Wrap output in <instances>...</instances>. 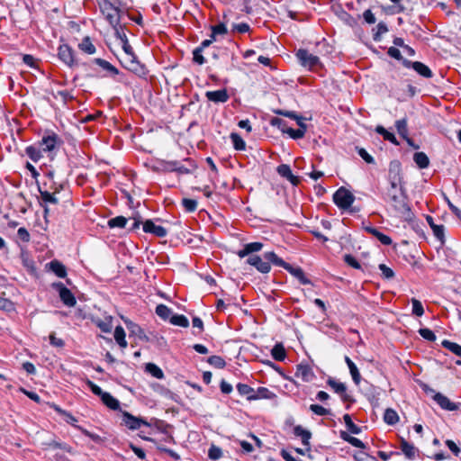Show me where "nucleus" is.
Segmentation results:
<instances>
[{
	"label": "nucleus",
	"mask_w": 461,
	"mask_h": 461,
	"mask_svg": "<svg viewBox=\"0 0 461 461\" xmlns=\"http://www.w3.org/2000/svg\"><path fill=\"white\" fill-rule=\"evenodd\" d=\"M271 355L276 361H284L286 357L285 349L282 343L276 344L271 349Z\"/></svg>",
	"instance_id": "25"
},
{
	"label": "nucleus",
	"mask_w": 461,
	"mask_h": 461,
	"mask_svg": "<svg viewBox=\"0 0 461 461\" xmlns=\"http://www.w3.org/2000/svg\"><path fill=\"white\" fill-rule=\"evenodd\" d=\"M25 152L34 162H37L41 158V150L33 146H28Z\"/></svg>",
	"instance_id": "47"
},
{
	"label": "nucleus",
	"mask_w": 461,
	"mask_h": 461,
	"mask_svg": "<svg viewBox=\"0 0 461 461\" xmlns=\"http://www.w3.org/2000/svg\"><path fill=\"white\" fill-rule=\"evenodd\" d=\"M182 204L185 211L189 212H194L197 208V201L194 199L184 198L182 200Z\"/></svg>",
	"instance_id": "49"
},
{
	"label": "nucleus",
	"mask_w": 461,
	"mask_h": 461,
	"mask_svg": "<svg viewBox=\"0 0 461 461\" xmlns=\"http://www.w3.org/2000/svg\"><path fill=\"white\" fill-rule=\"evenodd\" d=\"M263 248V244L261 242H251L248 243L244 246V248L237 252V255L243 258L245 257H249L250 255H255L254 252L260 251Z\"/></svg>",
	"instance_id": "17"
},
{
	"label": "nucleus",
	"mask_w": 461,
	"mask_h": 461,
	"mask_svg": "<svg viewBox=\"0 0 461 461\" xmlns=\"http://www.w3.org/2000/svg\"><path fill=\"white\" fill-rule=\"evenodd\" d=\"M273 125H277L278 128L285 133H287L292 139L298 140L302 139L305 135V131L303 128L294 130L291 127H288L286 122L281 119L275 118L272 120Z\"/></svg>",
	"instance_id": "7"
},
{
	"label": "nucleus",
	"mask_w": 461,
	"mask_h": 461,
	"mask_svg": "<svg viewBox=\"0 0 461 461\" xmlns=\"http://www.w3.org/2000/svg\"><path fill=\"white\" fill-rule=\"evenodd\" d=\"M294 433L295 436L300 437L302 438V442H303V446L306 447V450H309L308 446H309V440L312 437V433L309 430L303 429L300 425H297L294 427Z\"/></svg>",
	"instance_id": "21"
},
{
	"label": "nucleus",
	"mask_w": 461,
	"mask_h": 461,
	"mask_svg": "<svg viewBox=\"0 0 461 461\" xmlns=\"http://www.w3.org/2000/svg\"><path fill=\"white\" fill-rule=\"evenodd\" d=\"M221 449L214 445H212L208 451V456L212 460L220 459L221 457Z\"/></svg>",
	"instance_id": "56"
},
{
	"label": "nucleus",
	"mask_w": 461,
	"mask_h": 461,
	"mask_svg": "<svg viewBox=\"0 0 461 461\" xmlns=\"http://www.w3.org/2000/svg\"><path fill=\"white\" fill-rule=\"evenodd\" d=\"M127 328L131 334L138 337L140 339L145 341L149 340V338L146 336L143 330L138 324L130 321L129 323H127Z\"/></svg>",
	"instance_id": "26"
},
{
	"label": "nucleus",
	"mask_w": 461,
	"mask_h": 461,
	"mask_svg": "<svg viewBox=\"0 0 461 461\" xmlns=\"http://www.w3.org/2000/svg\"><path fill=\"white\" fill-rule=\"evenodd\" d=\"M247 263L256 267L258 271L262 274H267L271 270V266L266 262L264 255L259 257L258 255H250L247 258Z\"/></svg>",
	"instance_id": "8"
},
{
	"label": "nucleus",
	"mask_w": 461,
	"mask_h": 461,
	"mask_svg": "<svg viewBox=\"0 0 461 461\" xmlns=\"http://www.w3.org/2000/svg\"><path fill=\"white\" fill-rule=\"evenodd\" d=\"M114 339L122 348L127 347V341L125 339V331L122 326H117L114 330Z\"/></svg>",
	"instance_id": "33"
},
{
	"label": "nucleus",
	"mask_w": 461,
	"mask_h": 461,
	"mask_svg": "<svg viewBox=\"0 0 461 461\" xmlns=\"http://www.w3.org/2000/svg\"><path fill=\"white\" fill-rule=\"evenodd\" d=\"M295 376L303 382H311L314 378V374L310 366L301 364L297 366Z\"/></svg>",
	"instance_id": "16"
},
{
	"label": "nucleus",
	"mask_w": 461,
	"mask_h": 461,
	"mask_svg": "<svg viewBox=\"0 0 461 461\" xmlns=\"http://www.w3.org/2000/svg\"><path fill=\"white\" fill-rule=\"evenodd\" d=\"M237 390L240 395L247 396V399L252 401L253 398H250L254 393V389L248 384H238Z\"/></svg>",
	"instance_id": "39"
},
{
	"label": "nucleus",
	"mask_w": 461,
	"mask_h": 461,
	"mask_svg": "<svg viewBox=\"0 0 461 461\" xmlns=\"http://www.w3.org/2000/svg\"><path fill=\"white\" fill-rule=\"evenodd\" d=\"M206 98L213 103H225L229 100V94L226 89H219L216 91H207Z\"/></svg>",
	"instance_id": "14"
},
{
	"label": "nucleus",
	"mask_w": 461,
	"mask_h": 461,
	"mask_svg": "<svg viewBox=\"0 0 461 461\" xmlns=\"http://www.w3.org/2000/svg\"><path fill=\"white\" fill-rule=\"evenodd\" d=\"M52 286L59 292L60 300L65 305L68 307H73L76 305L77 301L74 294L62 283H54Z\"/></svg>",
	"instance_id": "6"
},
{
	"label": "nucleus",
	"mask_w": 461,
	"mask_h": 461,
	"mask_svg": "<svg viewBox=\"0 0 461 461\" xmlns=\"http://www.w3.org/2000/svg\"><path fill=\"white\" fill-rule=\"evenodd\" d=\"M419 333L423 339H425L429 341L436 340V335L434 334V332L431 330H429L428 328L420 329Z\"/></svg>",
	"instance_id": "55"
},
{
	"label": "nucleus",
	"mask_w": 461,
	"mask_h": 461,
	"mask_svg": "<svg viewBox=\"0 0 461 461\" xmlns=\"http://www.w3.org/2000/svg\"><path fill=\"white\" fill-rule=\"evenodd\" d=\"M395 127L398 134L402 138H406V136L408 135L407 120L403 118L396 121Z\"/></svg>",
	"instance_id": "40"
},
{
	"label": "nucleus",
	"mask_w": 461,
	"mask_h": 461,
	"mask_svg": "<svg viewBox=\"0 0 461 461\" xmlns=\"http://www.w3.org/2000/svg\"><path fill=\"white\" fill-rule=\"evenodd\" d=\"M379 269L381 270L384 277L386 279H391L394 276V272L384 264H380Z\"/></svg>",
	"instance_id": "62"
},
{
	"label": "nucleus",
	"mask_w": 461,
	"mask_h": 461,
	"mask_svg": "<svg viewBox=\"0 0 461 461\" xmlns=\"http://www.w3.org/2000/svg\"><path fill=\"white\" fill-rule=\"evenodd\" d=\"M401 450L408 459H414L416 457L417 448L405 439L401 440Z\"/></svg>",
	"instance_id": "22"
},
{
	"label": "nucleus",
	"mask_w": 461,
	"mask_h": 461,
	"mask_svg": "<svg viewBox=\"0 0 461 461\" xmlns=\"http://www.w3.org/2000/svg\"><path fill=\"white\" fill-rule=\"evenodd\" d=\"M98 5L102 14L105 16L113 28L118 26L120 24L121 10L108 0H100Z\"/></svg>",
	"instance_id": "3"
},
{
	"label": "nucleus",
	"mask_w": 461,
	"mask_h": 461,
	"mask_svg": "<svg viewBox=\"0 0 461 461\" xmlns=\"http://www.w3.org/2000/svg\"><path fill=\"white\" fill-rule=\"evenodd\" d=\"M58 55L68 66L72 67L75 64L73 50L69 46L66 44L59 46Z\"/></svg>",
	"instance_id": "13"
},
{
	"label": "nucleus",
	"mask_w": 461,
	"mask_h": 461,
	"mask_svg": "<svg viewBox=\"0 0 461 461\" xmlns=\"http://www.w3.org/2000/svg\"><path fill=\"white\" fill-rule=\"evenodd\" d=\"M276 171L281 176L286 178L294 185H297L300 183L299 177L295 176L292 173L291 168L288 165H286V164L279 165L276 168Z\"/></svg>",
	"instance_id": "15"
},
{
	"label": "nucleus",
	"mask_w": 461,
	"mask_h": 461,
	"mask_svg": "<svg viewBox=\"0 0 461 461\" xmlns=\"http://www.w3.org/2000/svg\"><path fill=\"white\" fill-rule=\"evenodd\" d=\"M95 62L99 65L104 69L113 73V75H117L119 73L118 69L110 64L108 61L102 59H95Z\"/></svg>",
	"instance_id": "46"
},
{
	"label": "nucleus",
	"mask_w": 461,
	"mask_h": 461,
	"mask_svg": "<svg viewBox=\"0 0 461 461\" xmlns=\"http://www.w3.org/2000/svg\"><path fill=\"white\" fill-rule=\"evenodd\" d=\"M120 62L126 69L139 77H145L147 75V68L138 60L135 53L122 54Z\"/></svg>",
	"instance_id": "2"
},
{
	"label": "nucleus",
	"mask_w": 461,
	"mask_h": 461,
	"mask_svg": "<svg viewBox=\"0 0 461 461\" xmlns=\"http://www.w3.org/2000/svg\"><path fill=\"white\" fill-rule=\"evenodd\" d=\"M432 398L443 410L450 411L458 410V404L452 402L447 396H445L441 393H434Z\"/></svg>",
	"instance_id": "12"
},
{
	"label": "nucleus",
	"mask_w": 461,
	"mask_h": 461,
	"mask_svg": "<svg viewBox=\"0 0 461 461\" xmlns=\"http://www.w3.org/2000/svg\"><path fill=\"white\" fill-rule=\"evenodd\" d=\"M441 344L445 348L450 350L455 355L461 356V346L460 345H458L455 342H451L447 339L443 340Z\"/></svg>",
	"instance_id": "43"
},
{
	"label": "nucleus",
	"mask_w": 461,
	"mask_h": 461,
	"mask_svg": "<svg viewBox=\"0 0 461 461\" xmlns=\"http://www.w3.org/2000/svg\"><path fill=\"white\" fill-rule=\"evenodd\" d=\"M384 420L388 425H394L399 421V416L394 410L388 408L384 411Z\"/></svg>",
	"instance_id": "32"
},
{
	"label": "nucleus",
	"mask_w": 461,
	"mask_h": 461,
	"mask_svg": "<svg viewBox=\"0 0 461 461\" xmlns=\"http://www.w3.org/2000/svg\"><path fill=\"white\" fill-rule=\"evenodd\" d=\"M40 194H41V198L42 202H44L45 203H50L53 204L58 203V198L53 194H50L48 191H41V190H40Z\"/></svg>",
	"instance_id": "50"
},
{
	"label": "nucleus",
	"mask_w": 461,
	"mask_h": 461,
	"mask_svg": "<svg viewBox=\"0 0 461 461\" xmlns=\"http://www.w3.org/2000/svg\"><path fill=\"white\" fill-rule=\"evenodd\" d=\"M0 309L5 312H12L14 310V305L9 299L0 297Z\"/></svg>",
	"instance_id": "58"
},
{
	"label": "nucleus",
	"mask_w": 461,
	"mask_h": 461,
	"mask_svg": "<svg viewBox=\"0 0 461 461\" xmlns=\"http://www.w3.org/2000/svg\"><path fill=\"white\" fill-rule=\"evenodd\" d=\"M295 56L298 59L300 64L309 69H313L314 68L321 65L319 57L310 53L305 49L298 50L295 53Z\"/></svg>",
	"instance_id": "5"
},
{
	"label": "nucleus",
	"mask_w": 461,
	"mask_h": 461,
	"mask_svg": "<svg viewBox=\"0 0 461 461\" xmlns=\"http://www.w3.org/2000/svg\"><path fill=\"white\" fill-rule=\"evenodd\" d=\"M170 322L173 325L187 328L189 326L188 319L184 315L175 314L170 317Z\"/></svg>",
	"instance_id": "37"
},
{
	"label": "nucleus",
	"mask_w": 461,
	"mask_h": 461,
	"mask_svg": "<svg viewBox=\"0 0 461 461\" xmlns=\"http://www.w3.org/2000/svg\"><path fill=\"white\" fill-rule=\"evenodd\" d=\"M50 269L59 277L63 278L67 275L65 266L58 260H52L50 264Z\"/></svg>",
	"instance_id": "24"
},
{
	"label": "nucleus",
	"mask_w": 461,
	"mask_h": 461,
	"mask_svg": "<svg viewBox=\"0 0 461 461\" xmlns=\"http://www.w3.org/2000/svg\"><path fill=\"white\" fill-rule=\"evenodd\" d=\"M122 421L125 424V426H127L131 429H137L140 427L141 424H147V422H145L141 419L136 418L126 411L123 412Z\"/></svg>",
	"instance_id": "19"
},
{
	"label": "nucleus",
	"mask_w": 461,
	"mask_h": 461,
	"mask_svg": "<svg viewBox=\"0 0 461 461\" xmlns=\"http://www.w3.org/2000/svg\"><path fill=\"white\" fill-rule=\"evenodd\" d=\"M341 437L343 439L348 441L350 444H352L355 447H364V444L360 439L351 437L348 434H347L346 432H341Z\"/></svg>",
	"instance_id": "53"
},
{
	"label": "nucleus",
	"mask_w": 461,
	"mask_h": 461,
	"mask_svg": "<svg viewBox=\"0 0 461 461\" xmlns=\"http://www.w3.org/2000/svg\"><path fill=\"white\" fill-rule=\"evenodd\" d=\"M348 369H349V372H350V375L352 376L354 383L356 384H358L361 380V375H360V373H359L357 366L355 364H353L350 366H348Z\"/></svg>",
	"instance_id": "59"
},
{
	"label": "nucleus",
	"mask_w": 461,
	"mask_h": 461,
	"mask_svg": "<svg viewBox=\"0 0 461 461\" xmlns=\"http://www.w3.org/2000/svg\"><path fill=\"white\" fill-rule=\"evenodd\" d=\"M413 160L420 168H427L429 165V159L424 152H416Z\"/></svg>",
	"instance_id": "31"
},
{
	"label": "nucleus",
	"mask_w": 461,
	"mask_h": 461,
	"mask_svg": "<svg viewBox=\"0 0 461 461\" xmlns=\"http://www.w3.org/2000/svg\"><path fill=\"white\" fill-rule=\"evenodd\" d=\"M355 196L345 187L339 188L333 194V202L340 209H348L351 206Z\"/></svg>",
	"instance_id": "4"
},
{
	"label": "nucleus",
	"mask_w": 461,
	"mask_h": 461,
	"mask_svg": "<svg viewBox=\"0 0 461 461\" xmlns=\"http://www.w3.org/2000/svg\"><path fill=\"white\" fill-rule=\"evenodd\" d=\"M143 230L147 233H152L159 238H164L167 234L166 228L160 225H156L151 220H147L143 222Z\"/></svg>",
	"instance_id": "11"
},
{
	"label": "nucleus",
	"mask_w": 461,
	"mask_h": 461,
	"mask_svg": "<svg viewBox=\"0 0 461 461\" xmlns=\"http://www.w3.org/2000/svg\"><path fill=\"white\" fill-rule=\"evenodd\" d=\"M388 177L390 187L387 189L384 200L390 205L397 216L401 217L413 230H417L420 226L408 203L399 161L394 160L390 163Z\"/></svg>",
	"instance_id": "1"
},
{
	"label": "nucleus",
	"mask_w": 461,
	"mask_h": 461,
	"mask_svg": "<svg viewBox=\"0 0 461 461\" xmlns=\"http://www.w3.org/2000/svg\"><path fill=\"white\" fill-rule=\"evenodd\" d=\"M264 258H265L266 262H268L269 265H270V263H273L274 265L279 266L282 267H285V266L286 265V262H285L282 258H280L273 251L265 252Z\"/></svg>",
	"instance_id": "29"
},
{
	"label": "nucleus",
	"mask_w": 461,
	"mask_h": 461,
	"mask_svg": "<svg viewBox=\"0 0 461 461\" xmlns=\"http://www.w3.org/2000/svg\"><path fill=\"white\" fill-rule=\"evenodd\" d=\"M388 55L397 60H402L403 62L404 59L402 58L401 51L395 47H390L388 50Z\"/></svg>",
	"instance_id": "64"
},
{
	"label": "nucleus",
	"mask_w": 461,
	"mask_h": 461,
	"mask_svg": "<svg viewBox=\"0 0 461 461\" xmlns=\"http://www.w3.org/2000/svg\"><path fill=\"white\" fill-rule=\"evenodd\" d=\"M358 155L368 164L375 163L374 158L363 148H357Z\"/></svg>",
	"instance_id": "61"
},
{
	"label": "nucleus",
	"mask_w": 461,
	"mask_h": 461,
	"mask_svg": "<svg viewBox=\"0 0 461 461\" xmlns=\"http://www.w3.org/2000/svg\"><path fill=\"white\" fill-rule=\"evenodd\" d=\"M102 402L104 404H105L108 408L112 410H119L120 408V402L117 399H115L113 396H112L109 393H104L103 396L101 397Z\"/></svg>",
	"instance_id": "28"
},
{
	"label": "nucleus",
	"mask_w": 461,
	"mask_h": 461,
	"mask_svg": "<svg viewBox=\"0 0 461 461\" xmlns=\"http://www.w3.org/2000/svg\"><path fill=\"white\" fill-rule=\"evenodd\" d=\"M146 370L147 372H149L152 376L158 378V379H162L164 377V373L163 371L161 370L160 367H158L157 365L153 364V363H149L147 364L146 366Z\"/></svg>",
	"instance_id": "38"
},
{
	"label": "nucleus",
	"mask_w": 461,
	"mask_h": 461,
	"mask_svg": "<svg viewBox=\"0 0 461 461\" xmlns=\"http://www.w3.org/2000/svg\"><path fill=\"white\" fill-rule=\"evenodd\" d=\"M78 47L82 51L87 54H94L95 52V47L91 42L89 37H85L79 43Z\"/></svg>",
	"instance_id": "35"
},
{
	"label": "nucleus",
	"mask_w": 461,
	"mask_h": 461,
	"mask_svg": "<svg viewBox=\"0 0 461 461\" xmlns=\"http://www.w3.org/2000/svg\"><path fill=\"white\" fill-rule=\"evenodd\" d=\"M284 268L285 270H287L294 277H296L300 281L301 284H303V285L311 284V281L304 276L303 270L301 267H294L290 264L286 263V265L285 266Z\"/></svg>",
	"instance_id": "20"
},
{
	"label": "nucleus",
	"mask_w": 461,
	"mask_h": 461,
	"mask_svg": "<svg viewBox=\"0 0 461 461\" xmlns=\"http://www.w3.org/2000/svg\"><path fill=\"white\" fill-rule=\"evenodd\" d=\"M327 384L334 390L335 393H339L343 402H353L352 397L347 393V387L345 384L338 382L333 378H329Z\"/></svg>",
	"instance_id": "10"
},
{
	"label": "nucleus",
	"mask_w": 461,
	"mask_h": 461,
	"mask_svg": "<svg viewBox=\"0 0 461 461\" xmlns=\"http://www.w3.org/2000/svg\"><path fill=\"white\" fill-rule=\"evenodd\" d=\"M276 396L274 393L269 391L266 387H259L256 391L254 390V393L250 398H253V400H258V399H272Z\"/></svg>",
	"instance_id": "27"
},
{
	"label": "nucleus",
	"mask_w": 461,
	"mask_h": 461,
	"mask_svg": "<svg viewBox=\"0 0 461 461\" xmlns=\"http://www.w3.org/2000/svg\"><path fill=\"white\" fill-rule=\"evenodd\" d=\"M310 410L319 416H325L330 414V411L328 409L318 404H311Z\"/></svg>",
	"instance_id": "54"
},
{
	"label": "nucleus",
	"mask_w": 461,
	"mask_h": 461,
	"mask_svg": "<svg viewBox=\"0 0 461 461\" xmlns=\"http://www.w3.org/2000/svg\"><path fill=\"white\" fill-rule=\"evenodd\" d=\"M230 139L232 140L235 149H237V150H244L245 149V147H246L245 141L238 133L232 132L230 134Z\"/></svg>",
	"instance_id": "42"
},
{
	"label": "nucleus",
	"mask_w": 461,
	"mask_h": 461,
	"mask_svg": "<svg viewBox=\"0 0 461 461\" xmlns=\"http://www.w3.org/2000/svg\"><path fill=\"white\" fill-rule=\"evenodd\" d=\"M388 32V28L385 23H379L376 26L375 32L374 34V40L375 41H379L381 39V36Z\"/></svg>",
	"instance_id": "51"
},
{
	"label": "nucleus",
	"mask_w": 461,
	"mask_h": 461,
	"mask_svg": "<svg viewBox=\"0 0 461 461\" xmlns=\"http://www.w3.org/2000/svg\"><path fill=\"white\" fill-rule=\"evenodd\" d=\"M344 260H345V262H346L348 265H349L350 267H354V268H356V269H360V268H361V266H360V264L357 261V259H356L353 256H351V255H349V254L345 255V257H344Z\"/></svg>",
	"instance_id": "63"
},
{
	"label": "nucleus",
	"mask_w": 461,
	"mask_h": 461,
	"mask_svg": "<svg viewBox=\"0 0 461 461\" xmlns=\"http://www.w3.org/2000/svg\"><path fill=\"white\" fill-rule=\"evenodd\" d=\"M375 131L377 133H379L380 135H382L384 137V140L392 142L393 144L394 145H399V142L397 141L395 136L389 132L386 129H384L383 126L381 125H378L376 128H375Z\"/></svg>",
	"instance_id": "34"
},
{
	"label": "nucleus",
	"mask_w": 461,
	"mask_h": 461,
	"mask_svg": "<svg viewBox=\"0 0 461 461\" xmlns=\"http://www.w3.org/2000/svg\"><path fill=\"white\" fill-rule=\"evenodd\" d=\"M343 420L345 421V424L348 428V429L353 433V434H358L360 433V428L357 427L351 420V417L349 414H345L343 416Z\"/></svg>",
	"instance_id": "45"
},
{
	"label": "nucleus",
	"mask_w": 461,
	"mask_h": 461,
	"mask_svg": "<svg viewBox=\"0 0 461 461\" xmlns=\"http://www.w3.org/2000/svg\"><path fill=\"white\" fill-rule=\"evenodd\" d=\"M112 316H107L104 320L96 318L94 320V323L103 331L108 333L112 330Z\"/></svg>",
	"instance_id": "23"
},
{
	"label": "nucleus",
	"mask_w": 461,
	"mask_h": 461,
	"mask_svg": "<svg viewBox=\"0 0 461 461\" xmlns=\"http://www.w3.org/2000/svg\"><path fill=\"white\" fill-rule=\"evenodd\" d=\"M207 362L217 368H223L226 366L225 360L220 356H212Z\"/></svg>",
	"instance_id": "48"
},
{
	"label": "nucleus",
	"mask_w": 461,
	"mask_h": 461,
	"mask_svg": "<svg viewBox=\"0 0 461 461\" xmlns=\"http://www.w3.org/2000/svg\"><path fill=\"white\" fill-rule=\"evenodd\" d=\"M403 66L406 68H412L419 75L429 78L432 77V72L428 66L420 61L403 60Z\"/></svg>",
	"instance_id": "9"
},
{
	"label": "nucleus",
	"mask_w": 461,
	"mask_h": 461,
	"mask_svg": "<svg viewBox=\"0 0 461 461\" xmlns=\"http://www.w3.org/2000/svg\"><path fill=\"white\" fill-rule=\"evenodd\" d=\"M411 304H412V313L413 314H415L416 316H421L424 313L423 306L419 300L412 298Z\"/></svg>",
	"instance_id": "52"
},
{
	"label": "nucleus",
	"mask_w": 461,
	"mask_h": 461,
	"mask_svg": "<svg viewBox=\"0 0 461 461\" xmlns=\"http://www.w3.org/2000/svg\"><path fill=\"white\" fill-rule=\"evenodd\" d=\"M364 229L366 232L375 236L382 244H384V245H391L392 244V242H393L392 239L389 236L379 231L378 229H376L371 225L364 226Z\"/></svg>",
	"instance_id": "18"
},
{
	"label": "nucleus",
	"mask_w": 461,
	"mask_h": 461,
	"mask_svg": "<svg viewBox=\"0 0 461 461\" xmlns=\"http://www.w3.org/2000/svg\"><path fill=\"white\" fill-rule=\"evenodd\" d=\"M249 25L246 23H238V24H233L232 25V32H237L239 33H246V32H249Z\"/></svg>",
	"instance_id": "60"
},
{
	"label": "nucleus",
	"mask_w": 461,
	"mask_h": 461,
	"mask_svg": "<svg viewBox=\"0 0 461 461\" xmlns=\"http://www.w3.org/2000/svg\"><path fill=\"white\" fill-rule=\"evenodd\" d=\"M426 220L429 226L431 227L434 235L439 240H442L444 238V226L443 225H437L433 221V218L429 215L426 217Z\"/></svg>",
	"instance_id": "30"
},
{
	"label": "nucleus",
	"mask_w": 461,
	"mask_h": 461,
	"mask_svg": "<svg viewBox=\"0 0 461 461\" xmlns=\"http://www.w3.org/2000/svg\"><path fill=\"white\" fill-rule=\"evenodd\" d=\"M128 220L123 216H117L108 221V226L110 228H123L125 227Z\"/></svg>",
	"instance_id": "41"
},
{
	"label": "nucleus",
	"mask_w": 461,
	"mask_h": 461,
	"mask_svg": "<svg viewBox=\"0 0 461 461\" xmlns=\"http://www.w3.org/2000/svg\"><path fill=\"white\" fill-rule=\"evenodd\" d=\"M57 142V137L55 135L44 137L41 140L42 149L44 151H51L54 149Z\"/></svg>",
	"instance_id": "36"
},
{
	"label": "nucleus",
	"mask_w": 461,
	"mask_h": 461,
	"mask_svg": "<svg viewBox=\"0 0 461 461\" xmlns=\"http://www.w3.org/2000/svg\"><path fill=\"white\" fill-rule=\"evenodd\" d=\"M203 50L201 48H195L193 51V60L194 62L203 65L205 63V59L202 55Z\"/></svg>",
	"instance_id": "57"
},
{
	"label": "nucleus",
	"mask_w": 461,
	"mask_h": 461,
	"mask_svg": "<svg viewBox=\"0 0 461 461\" xmlns=\"http://www.w3.org/2000/svg\"><path fill=\"white\" fill-rule=\"evenodd\" d=\"M156 313L163 320H167L170 317L172 311L165 304H158L156 307Z\"/></svg>",
	"instance_id": "44"
}]
</instances>
